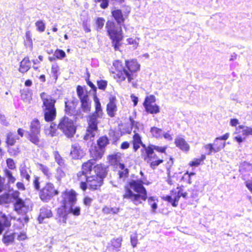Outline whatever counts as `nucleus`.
<instances>
[{"mask_svg":"<svg viewBox=\"0 0 252 252\" xmlns=\"http://www.w3.org/2000/svg\"><path fill=\"white\" fill-rule=\"evenodd\" d=\"M31 67V63L29 58L25 57L20 63L19 71L25 73L28 71Z\"/></svg>","mask_w":252,"mask_h":252,"instance_id":"23","label":"nucleus"},{"mask_svg":"<svg viewBox=\"0 0 252 252\" xmlns=\"http://www.w3.org/2000/svg\"><path fill=\"white\" fill-rule=\"evenodd\" d=\"M108 159L109 162L111 165L113 166L118 165L121 159V155L120 153H117L116 154L110 155L109 156Z\"/></svg>","mask_w":252,"mask_h":252,"instance_id":"27","label":"nucleus"},{"mask_svg":"<svg viewBox=\"0 0 252 252\" xmlns=\"http://www.w3.org/2000/svg\"><path fill=\"white\" fill-rule=\"evenodd\" d=\"M85 155L83 150L78 143H75L71 146L70 155L74 159H79L82 158Z\"/></svg>","mask_w":252,"mask_h":252,"instance_id":"13","label":"nucleus"},{"mask_svg":"<svg viewBox=\"0 0 252 252\" xmlns=\"http://www.w3.org/2000/svg\"><path fill=\"white\" fill-rule=\"evenodd\" d=\"M54 56L58 59L61 60L65 57V53L62 50L57 49L54 54Z\"/></svg>","mask_w":252,"mask_h":252,"instance_id":"49","label":"nucleus"},{"mask_svg":"<svg viewBox=\"0 0 252 252\" xmlns=\"http://www.w3.org/2000/svg\"><path fill=\"white\" fill-rule=\"evenodd\" d=\"M204 149L207 151L206 154L211 155L213 152L217 153L212 144H208L204 146Z\"/></svg>","mask_w":252,"mask_h":252,"instance_id":"43","label":"nucleus"},{"mask_svg":"<svg viewBox=\"0 0 252 252\" xmlns=\"http://www.w3.org/2000/svg\"><path fill=\"white\" fill-rule=\"evenodd\" d=\"M112 14L115 20L119 25L116 24L112 21H108L106 24V28L108 34L112 40V43L115 49L118 50L120 46V42L123 39L122 28L121 24L124 22V18L121 10H114Z\"/></svg>","mask_w":252,"mask_h":252,"instance_id":"3","label":"nucleus"},{"mask_svg":"<svg viewBox=\"0 0 252 252\" xmlns=\"http://www.w3.org/2000/svg\"><path fill=\"white\" fill-rule=\"evenodd\" d=\"M58 127L68 137H72L76 132V127L73 120L66 116L60 120Z\"/></svg>","mask_w":252,"mask_h":252,"instance_id":"7","label":"nucleus"},{"mask_svg":"<svg viewBox=\"0 0 252 252\" xmlns=\"http://www.w3.org/2000/svg\"><path fill=\"white\" fill-rule=\"evenodd\" d=\"M95 2H101L100 7L103 9L107 8L108 6V0H94Z\"/></svg>","mask_w":252,"mask_h":252,"instance_id":"60","label":"nucleus"},{"mask_svg":"<svg viewBox=\"0 0 252 252\" xmlns=\"http://www.w3.org/2000/svg\"><path fill=\"white\" fill-rule=\"evenodd\" d=\"M84 179L85 178H84V177H82L81 178V180H80L81 183H80V185L81 189L84 191L86 190L88 188H89L88 184L87 182V181L84 182L83 181V179Z\"/></svg>","mask_w":252,"mask_h":252,"instance_id":"59","label":"nucleus"},{"mask_svg":"<svg viewBox=\"0 0 252 252\" xmlns=\"http://www.w3.org/2000/svg\"><path fill=\"white\" fill-rule=\"evenodd\" d=\"M7 167L10 169H14L16 168L15 163L11 158H8L6 160Z\"/></svg>","mask_w":252,"mask_h":252,"instance_id":"56","label":"nucleus"},{"mask_svg":"<svg viewBox=\"0 0 252 252\" xmlns=\"http://www.w3.org/2000/svg\"><path fill=\"white\" fill-rule=\"evenodd\" d=\"M122 238L119 237L116 239H113L111 240V245L114 249H117L121 247Z\"/></svg>","mask_w":252,"mask_h":252,"instance_id":"41","label":"nucleus"},{"mask_svg":"<svg viewBox=\"0 0 252 252\" xmlns=\"http://www.w3.org/2000/svg\"><path fill=\"white\" fill-rule=\"evenodd\" d=\"M145 151V153L142 154V156L144 159V160H147L148 162H150V161H151L153 160L154 159H158V157L157 155L154 153V154L152 155V157L151 158L150 157H148L146 156V151Z\"/></svg>","mask_w":252,"mask_h":252,"instance_id":"51","label":"nucleus"},{"mask_svg":"<svg viewBox=\"0 0 252 252\" xmlns=\"http://www.w3.org/2000/svg\"><path fill=\"white\" fill-rule=\"evenodd\" d=\"M126 66L124 67L119 61H115L113 63V66L115 69L114 72V77L118 81L122 82L126 78L128 82H130L135 76L136 73L140 70V65L136 60L126 61Z\"/></svg>","mask_w":252,"mask_h":252,"instance_id":"2","label":"nucleus"},{"mask_svg":"<svg viewBox=\"0 0 252 252\" xmlns=\"http://www.w3.org/2000/svg\"><path fill=\"white\" fill-rule=\"evenodd\" d=\"M105 172V169L100 164H97L93 167V175L102 177V179L104 176Z\"/></svg>","mask_w":252,"mask_h":252,"instance_id":"28","label":"nucleus"},{"mask_svg":"<svg viewBox=\"0 0 252 252\" xmlns=\"http://www.w3.org/2000/svg\"><path fill=\"white\" fill-rule=\"evenodd\" d=\"M151 132L152 135L156 138H160L162 137L163 131L161 129L157 127H153L151 129Z\"/></svg>","mask_w":252,"mask_h":252,"instance_id":"37","label":"nucleus"},{"mask_svg":"<svg viewBox=\"0 0 252 252\" xmlns=\"http://www.w3.org/2000/svg\"><path fill=\"white\" fill-rule=\"evenodd\" d=\"M104 152V150L101 148H98L96 146L92 147L90 149V154L91 157L95 162V160L100 159Z\"/></svg>","mask_w":252,"mask_h":252,"instance_id":"18","label":"nucleus"},{"mask_svg":"<svg viewBox=\"0 0 252 252\" xmlns=\"http://www.w3.org/2000/svg\"><path fill=\"white\" fill-rule=\"evenodd\" d=\"M95 163L94 160H89L85 162L82 165V171L77 173V177L79 180H81V178L84 177L86 178L87 176L92 175L93 172V166Z\"/></svg>","mask_w":252,"mask_h":252,"instance_id":"9","label":"nucleus"},{"mask_svg":"<svg viewBox=\"0 0 252 252\" xmlns=\"http://www.w3.org/2000/svg\"><path fill=\"white\" fill-rule=\"evenodd\" d=\"M13 202L12 197L9 193H4L0 196V204H8Z\"/></svg>","mask_w":252,"mask_h":252,"instance_id":"32","label":"nucleus"},{"mask_svg":"<svg viewBox=\"0 0 252 252\" xmlns=\"http://www.w3.org/2000/svg\"><path fill=\"white\" fill-rule=\"evenodd\" d=\"M26 134H27V138L28 140L34 145L39 146L40 143V133L26 131Z\"/></svg>","mask_w":252,"mask_h":252,"instance_id":"22","label":"nucleus"},{"mask_svg":"<svg viewBox=\"0 0 252 252\" xmlns=\"http://www.w3.org/2000/svg\"><path fill=\"white\" fill-rule=\"evenodd\" d=\"M40 126L39 121L37 119L32 120L30 125V129L28 132L40 133Z\"/></svg>","mask_w":252,"mask_h":252,"instance_id":"26","label":"nucleus"},{"mask_svg":"<svg viewBox=\"0 0 252 252\" xmlns=\"http://www.w3.org/2000/svg\"><path fill=\"white\" fill-rule=\"evenodd\" d=\"M19 170L21 177L22 178H25L28 182H29L31 179L30 174L32 172L30 169L25 165H24L21 166Z\"/></svg>","mask_w":252,"mask_h":252,"instance_id":"24","label":"nucleus"},{"mask_svg":"<svg viewBox=\"0 0 252 252\" xmlns=\"http://www.w3.org/2000/svg\"><path fill=\"white\" fill-rule=\"evenodd\" d=\"M8 152L11 156H16L19 153L20 151L18 147H8Z\"/></svg>","mask_w":252,"mask_h":252,"instance_id":"45","label":"nucleus"},{"mask_svg":"<svg viewBox=\"0 0 252 252\" xmlns=\"http://www.w3.org/2000/svg\"><path fill=\"white\" fill-rule=\"evenodd\" d=\"M14 210L19 215H26L31 211V208L23 199H18L14 203Z\"/></svg>","mask_w":252,"mask_h":252,"instance_id":"11","label":"nucleus"},{"mask_svg":"<svg viewBox=\"0 0 252 252\" xmlns=\"http://www.w3.org/2000/svg\"><path fill=\"white\" fill-rule=\"evenodd\" d=\"M14 238L15 236L13 233H10L9 234L5 233L3 237L2 242L6 245H8L14 241Z\"/></svg>","mask_w":252,"mask_h":252,"instance_id":"35","label":"nucleus"},{"mask_svg":"<svg viewBox=\"0 0 252 252\" xmlns=\"http://www.w3.org/2000/svg\"><path fill=\"white\" fill-rule=\"evenodd\" d=\"M54 156L56 162L60 166H62L64 164V160L61 157L58 151L54 152Z\"/></svg>","mask_w":252,"mask_h":252,"instance_id":"40","label":"nucleus"},{"mask_svg":"<svg viewBox=\"0 0 252 252\" xmlns=\"http://www.w3.org/2000/svg\"><path fill=\"white\" fill-rule=\"evenodd\" d=\"M144 107L146 111L151 114H157L159 112V108L156 104H149Z\"/></svg>","mask_w":252,"mask_h":252,"instance_id":"31","label":"nucleus"},{"mask_svg":"<svg viewBox=\"0 0 252 252\" xmlns=\"http://www.w3.org/2000/svg\"><path fill=\"white\" fill-rule=\"evenodd\" d=\"M94 101L95 104V111L88 118V126L84 137L85 140H92V138L95 136L97 130L98 119L101 118L103 115L100 103L96 96L94 97Z\"/></svg>","mask_w":252,"mask_h":252,"instance_id":"4","label":"nucleus"},{"mask_svg":"<svg viewBox=\"0 0 252 252\" xmlns=\"http://www.w3.org/2000/svg\"><path fill=\"white\" fill-rule=\"evenodd\" d=\"M97 145L98 148L104 149V147L108 144L109 140L106 136H102L97 140Z\"/></svg>","mask_w":252,"mask_h":252,"instance_id":"36","label":"nucleus"},{"mask_svg":"<svg viewBox=\"0 0 252 252\" xmlns=\"http://www.w3.org/2000/svg\"><path fill=\"white\" fill-rule=\"evenodd\" d=\"M76 201V197L75 191H71L66 192L63 195V206H65L66 205L67 207H68V205H69V207L72 206L73 208H75L74 207V205Z\"/></svg>","mask_w":252,"mask_h":252,"instance_id":"12","label":"nucleus"},{"mask_svg":"<svg viewBox=\"0 0 252 252\" xmlns=\"http://www.w3.org/2000/svg\"><path fill=\"white\" fill-rule=\"evenodd\" d=\"M44 131L46 135L54 137L56 135V125L55 124L52 123L49 127H46Z\"/></svg>","mask_w":252,"mask_h":252,"instance_id":"30","label":"nucleus"},{"mask_svg":"<svg viewBox=\"0 0 252 252\" xmlns=\"http://www.w3.org/2000/svg\"><path fill=\"white\" fill-rule=\"evenodd\" d=\"M245 130L242 131L243 135L245 136L252 135V128L247 126Z\"/></svg>","mask_w":252,"mask_h":252,"instance_id":"61","label":"nucleus"},{"mask_svg":"<svg viewBox=\"0 0 252 252\" xmlns=\"http://www.w3.org/2000/svg\"><path fill=\"white\" fill-rule=\"evenodd\" d=\"M88 184L89 189L92 190L98 189L102 185V177L92 174L85 178Z\"/></svg>","mask_w":252,"mask_h":252,"instance_id":"10","label":"nucleus"},{"mask_svg":"<svg viewBox=\"0 0 252 252\" xmlns=\"http://www.w3.org/2000/svg\"><path fill=\"white\" fill-rule=\"evenodd\" d=\"M144 150L146 151V156L152 158L154 154V150H156L160 153H164L166 149V147H159L158 146L151 145L146 147L145 145H143Z\"/></svg>","mask_w":252,"mask_h":252,"instance_id":"14","label":"nucleus"},{"mask_svg":"<svg viewBox=\"0 0 252 252\" xmlns=\"http://www.w3.org/2000/svg\"><path fill=\"white\" fill-rule=\"evenodd\" d=\"M20 193L19 191H16L14 192L12 194H10L11 197H12V200H13V202H15L18 200V199H22L19 198Z\"/></svg>","mask_w":252,"mask_h":252,"instance_id":"58","label":"nucleus"},{"mask_svg":"<svg viewBox=\"0 0 252 252\" xmlns=\"http://www.w3.org/2000/svg\"><path fill=\"white\" fill-rule=\"evenodd\" d=\"M81 103V108L85 113H89L91 110V101L89 97L83 98L80 100Z\"/></svg>","mask_w":252,"mask_h":252,"instance_id":"25","label":"nucleus"},{"mask_svg":"<svg viewBox=\"0 0 252 252\" xmlns=\"http://www.w3.org/2000/svg\"><path fill=\"white\" fill-rule=\"evenodd\" d=\"M127 41L128 42V44L134 45L135 48H136L138 45V42L132 38H128L127 39Z\"/></svg>","mask_w":252,"mask_h":252,"instance_id":"63","label":"nucleus"},{"mask_svg":"<svg viewBox=\"0 0 252 252\" xmlns=\"http://www.w3.org/2000/svg\"><path fill=\"white\" fill-rule=\"evenodd\" d=\"M65 113L68 115H74L75 106L72 101H67L65 103Z\"/></svg>","mask_w":252,"mask_h":252,"instance_id":"29","label":"nucleus"},{"mask_svg":"<svg viewBox=\"0 0 252 252\" xmlns=\"http://www.w3.org/2000/svg\"><path fill=\"white\" fill-rule=\"evenodd\" d=\"M0 218L1 219V221L3 222V225L5 227H9L11 225V218L6 216L2 212H0Z\"/></svg>","mask_w":252,"mask_h":252,"instance_id":"34","label":"nucleus"},{"mask_svg":"<svg viewBox=\"0 0 252 252\" xmlns=\"http://www.w3.org/2000/svg\"><path fill=\"white\" fill-rule=\"evenodd\" d=\"M38 167L42 173L48 178H49L51 176V173L50 171L49 168L47 166L39 163Z\"/></svg>","mask_w":252,"mask_h":252,"instance_id":"39","label":"nucleus"},{"mask_svg":"<svg viewBox=\"0 0 252 252\" xmlns=\"http://www.w3.org/2000/svg\"><path fill=\"white\" fill-rule=\"evenodd\" d=\"M240 171L241 172L243 179L246 180L248 179V176L252 175V165L248 162H244Z\"/></svg>","mask_w":252,"mask_h":252,"instance_id":"17","label":"nucleus"},{"mask_svg":"<svg viewBox=\"0 0 252 252\" xmlns=\"http://www.w3.org/2000/svg\"><path fill=\"white\" fill-rule=\"evenodd\" d=\"M201 162L199 158H194L189 163V165L191 166H197L200 164Z\"/></svg>","mask_w":252,"mask_h":252,"instance_id":"62","label":"nucleus"},{"mask_svg":"<svg viewBox=\"0 0 252 252\" xmlns=\"http://www.w3.org/2000/svg\"><path fill=\"white\" fill-rule=\"evenodd\" d=\"M97 83L98 88L102 90H104L107 85V82L103 80L97 81Z\"/></svg>","mask_w":252,"mask_h":252,"instance_id":"52","label":"nucleus"},{"mask_svg":"<svg viewBox=\"0 0 252 252\" xmlns=\"http://www.w3.org/2000/svg\"><path fill=\"white\" fill-rule=\"evenodd\" d=\"M4 172L5 175L8 178V182L11 184L14 183L16 181V178L12 175V172L8 169H5Z\"/></svg>","mask_w":252,"mask_h":252,"instance_id":"42","label":"nucleus"},{"mask_svg":"<svg viewBox=\"0 0 252 252\" xmlns=\"http://www.w3.org/2000/svg\"><path fill=\"white\" fill-rule=\"evenodd\" d=\"M71 214L75 216H79L80 214V208L79 207L73 208L72 206L67 207L66 205L63 206L62 207L58 209L56 219L60 224H65Z\"/></svg>","mask_w":252,"mask_h":252,"instance_id":"6","label":"nucleus"},{"mask_svg":"<svg viewBox=\"0 0 252 252\" xmlns=\"http://www.w3.org/2000/svg\"><path fill=\"white\" fill-rule=\"evenodd\" d=\"M246 186L248 189L252 192V180H250L248 177V179L245 180Z\"/></svg>","mask_w":252,"mask_h":252,"instance_id":"64","label":"nucleus"},{"mask_svg":"<svg viewBox=\"0 0 252 252\" xmlns=\"http://www.w3.org/2000/svg\"><path fill=\"white\" fill-rule=\"evenodd\" d=\"M21 97L24 101L29 102L31 99V95L28 91L24 90L21 93Z\"/></svg>","mask_w":252,"mask_h":252,"instance_id":"48","label":"nucleus"},{"mask_svg":"<svg viewBox=\"0 0 252 252\" xmlns=\"http://www.w3.org/2000/svg\"><path fill=\"white\" fill-rule=\"evenodd\" d=\"M156 97L154 95H151L147 96L143 103L144 106L148 105L149 104H155Z\"/></svg>","mask_w":252,"mask_h":252,"instance_id":"44","label":"nucleus"},{"mask_svg":"<svg viewBox=\"0 0 252 252\" xmlns=\"http://www.w3.org/2000/svg\"><path fill=\"white\" fill-rule=\"evenodd\" d=\"M16 142V139L12 132H9L6 134V143L7 147L13 146Z\"/></svg>","mask_w":252,"mask_h":252,"instance_id":"33","label":"nucleus"},{"mask_svg":"<svg viewBox=\"0 0 252 252\" xmlns=\"http://www.w3.org/2000/svg\"><path fill=\"white\" fill-rule=\"evenodd\" d=\"M59 70V67L57 64H52L51 68V73L55 80H57L58 78Z\"/></svg>","mask_w":252,"mask_h":252,"instance_id":"46","label":"nucleus"},{"mask_svg":"<svg viewBox=\"0 0 252 252\" xmlns=\"http://www.w3.org/2000/svg\"><path fill=\"white\" fill-rule=\"evenodd\" d=\"M141 180H131L125 186V192L123 195L124 199L129 200L133 204L138 205L148 199V204L151 206L152 212L155 213L158 208V199L155 196L148 198L147 192L143 186Z\"/></svg>","mask_w":252,"mask_h":252,"instance_id":"1","label":"nucleus"},{"mask_svg":"<svg viewBox=\"0 0 252 252\" xmlns=\"http://www.w3.org/2000/svg\"><path fill=\"white\" fill-rule=\"evenodd\" d=\"M40 97L43 101L42 108L44 119L46 122H52L56 116V109L55 107L56 100L45 93H41Z\"/></svg>","mask_w":252,"mask_h":252,"instance_id":"5","label":"nucleus"},{"mask_svg":"<svg viewBox=\"0 0 252 252\" xmlns=\"http://www.w3.org/2000/svg\"><path fill=\"white\" fill-rule=\"evenodd\" d=\"M52 216V213L51 209L47 207H42L40 210V214L38 217V220L42 223L45 218H49Z\"/></svg>","mask_w":252,"mask_h":252,"instance_id":"19","label":"nucleus"},{"mask_svg":"<svg viewBox=\"0 0 252 252\" xmlns=\"http://www.w3.org/2000/svg\"><path fill=\"white\" fill-rule=\"evenodd\" d=\"M58 194V191L55 189L53 184L50 183H48L40 190L39 196L42 201L47 202L54 195Z\"/></svg>","mask_w":252,"mask_h":252,"instance_id":"8","label":"nucleus"},{"mask_svg":"<svg viewBox=\"0 0 252 252\" xmlns=\"http://www.w3.org/2000/svg\"><path fill=\"white\" fill-rule=\"evenodd\" d=\"M174 195H175V191H172L171 195H167L165 197H163V199L168 201L169 203H171L172 204V205L173 206V202L174 201Z\"/></svg>","mask_w":252,"mask_h":252,"instance_id":"53","label":"nucleus"},{"mask_svg":"<svg viewBox=\"0 0 252 252\" xmlns=\"http://www.w3.org/2000/svg\"><path fill=\"white\" fill-rule=\"evenodd\" d=\"M37 30L40 32H43L45 29V23L42 20L37 21L35 24Z\"/></svg>","mask_w":252,"mask_h":252,"instance_id":"47","label":"nucleus"},{"mask_svg":"<svg viewBox=\"0 0 252 252\" xmlns=\"http://www.w3.org/2000/svg\"><path fill=\"white\" fill-rule=\"evenodd\" d=\"M77 93L80 100L89 97L87 93L84 90L83 87L80 86H78L77 88Z\"/></svg>","mask_w":252,"mask_h":252,"instance_id":"38","label":"nucleus"},{"mask_svg":"<svg viewBox=\"0 0 252 252\" xmlns=\"http://www.w3.org/2000/svg\"><path fill=\"white\" fill-rule=\"evenodd\" d=\"M133 143H137V144H141L143 146V144H142L141 137L140 135L138 133H135V134L133 136Z\"/></svg>","mask_w":252,"mask_h":252,"instance_id":"57","label":"nucleus"},{"mask_svg":"<svg viewBox=\"0 0 252 252\" xmlns=\"http://www.w3.org/2000/svg\"><path fill=\"white\" fill-rule=\"evenodd\" d=\"M229 133H226L223 135L216 138L214 142V143L212 144L213 145L214 147H215L216 149V151L217 152H219L220 151L221 149H222L225 145V143H223L222 142H220V140H227L229 137Z\"/></svg>","mask_w":252,"mask_h":252,"instance_id":"15","label":"nucleus"},{"mask_svg":"<svg viewBox=\"0 0 252 252\" xmlns=\"http://www.w3.org/2000/svg\"><path fill=\"white\" fill-rule=\"evenodd\" d=\"M177 191H175L174 201L173 202V206L176 207L178 205V202L181 197H183L185 199L188 197V193L183 191L182 189L177 188Z\"/></svg>","mask_w":252,"mask_h":252,"instance_id":"20","label":"nucleus"},{"mask_svg":"<svg viewBox=\"0 0 252 252\" xmlns=\"http://www.w3.org/2000/svg\"><path fill=\"white\" fill-rule=\"evenodd\" d=\"M65 176V174L61 168L59 167L57 169L56 177L58 181H60Z\"/></svg>","mask_w":252,"mask_h":252,"instance_id":"50","label":"nucleus"},{"mask_svg":"<svg viewBox=\"0 0 252 252\" xmlns=\"http://www.w3.org/2000/svg\"><path fill=\"white\" fill-rule=\"evenodd\" d=\"M163 162V160L162 159H156L155 161L152 160L150 161V166L152 169H155L157 166L159 165Z\"/></svg>","mask_w":252,"mask_h":252,"instance_id":"55","label":"nucleus"},{"mask_svg":"<svg viewBox=\"0 0 252 252\" xmlns=\"http://www.w3.org/2000/svg\"><path fill=\"white\" fill-rule=\"evenodd\" d=\"M105 20L102 18H98L96 21L97 30H101L104 26Z\"/></svg>","mask_w":252,"mask_h":252,"instance_id":"54","label":"nucleus"},{"mask_svg":"<svg viewBox=\"0 0 252 252\" xmlns=\"http://www.w3.org/2000/svg\"><path fill=\"white\" fill-rule=\"evenodd\" d=\"M175 144L178 148L185 152H188L190 149V146L183 137L178 136L175 139Z\"/></svg>","mask_w":252,"mask_h":252,"instance_id":"16","label":"nucleus"},{"mask_svg":"<svg viewBox=\"0 0 252 252\" xmlns=\"http://www.w3.org/2000/svg\"><path fill=\"white\" fill-rule=\"evenodd\" d=\"M116 110V98L113 97L110 99V101L107 105V113L109 116L112 117L114 116Z\"/></svg>","mask_w":252,"mask_h":252,"instance_id":"21","label":"nucleus"}]
</instances>
